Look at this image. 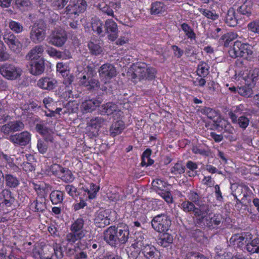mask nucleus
<instances>
[{
    "mask_svg": "<svg viewBox=\"0 0 259 259\" xmlns=\"http://www.w3.org/2000/svg\"><path fill=\"white\" fill-rule=\"evenodd\" d=\"M198 214L196 224L202 227L207 228L209 230L217 229L223 222L222 215L209 212L210 207L206 204Z\"/></svg>",
    "mask_w": 259,
    "mask_h": 259,
    "instance_id": "1",
    "label": "nucleus"
},
{
    "mask_svg": "<svg viewBox=\"0 0 259 259\" xmlns=\"http://www.w3.org/2000/svg\"><path fill=\"white\" fill-rule=\"evenodd\" d=\"M84 222L82 218H79L72 223L69 228L70 232L66 234L65 237L67 245H72L76 241L85 237L87 232L84 229Z\"/></svg>",
    "mask_w": 259,
    "mask_h": 259,
    "instance_id": "2",
    "label": "nucleus"
},
{
    "mask_svg": "<svg viewBox=\"0 0 259 259\" xmlns=\"http://www.w3.org/2000/svg\"><path fill=\"white\" fill-rule=\"evenodd\" d=\"M133 73L131 74V78L134 81L137 80H151L155 77L156 70L152 67L149 66L144 62H138L133 66Z\"/></svg>",
    "mask_w": 259,
    "mask_h": 259,
    "instance_id": "3",
    "label": "nucleus"
},
{
    "mask_svg": "<svg viewBox=\"0 0 259 259\" xmlns=\"http://www.w3.org/2000/svg\"><path fill=\"white\" fill-rule=\"evenodd\" d=\"M34 256L39 259H61L63 257L62 247L60 244L54 243L53 246H46L33 251Z\"/></svg>",
    "mask_w": 259,
    "mask_h": 259,
    "instance_id": "4",
    "label": "nucleus"
},
{
    "mask_svg": "<svg viewBox=\"0 0 259 259\" xmlns=\"http://www.w3.org/2000/svg\"><path fill=\"white\" fill-rule=\"evenodd\" d=\"M252 54L253 51L251 46L238 40L234 42L233 48L229 51L230 56L234 58L242 57L247 60L250 59Z\"/></svg>",
    "mask_w": 259,
    "mask_h": 259,
    "instance_id": "5",
    "label": "nucleus"
},
{
    "mask_svg": "<svg viewBox=\"0 0 259 259\" xmlns=\"http://www.w3.org/2000/svg\"><path fill=\"white\" fill-rule=\"evenodd\" d=\"M22 70L11 63H4L0 66V74L6 79L13 80L19 78L22 74Z\"/></svg>",
    "mask_w": 259,
    "mask_h": 259,
    "instance_id": "6",
    "label": "nucleus"
},
{
    "mask_svg": "<svg viewBox=\"0 0 259 259\" xmlns=\"http://www.w3.org/2000/svg\"><path fill=\"white\" fill-rule=\"evenodd\" d=\"M152 228L158 232H165L168 230L171 225V220L166 214H158L151 221Z\"/></svg>",
    "mask_w": 259,
    "mask_h": 259,
    "instance_id": "7",
    "label": "nucleus"
},
{
    "mask_svg": "<svg viewBox=\"0 0 259 259\" xmlns=\"http://www.w3.org/2000/svg\"><path fill=\"white\" fill-rule=\"evenodd\" d=\"M46 37V29L43 23H35L30 28L29 37L31 40L38 44L42 41Z\"/></svg>",
    "mask_w": 259,
    "mask_h": 259,
    "instance_id": "8",
    "label": "nucleus"
},
{
    "mask_svg": "<svg viewBox=\"0 0 259 259\" xmlns=\"http://www.w3.org/2000/svg\"><path fill=\"white\" fill-rule=\"evenodd\" d=\"M87 4L85 0H70L69 4L65 8L63 14L78 15L83 12Z\"/></svg>",
    "mask_w": 259,
    "mask_h": 259,
    "instance_id": "9",
    "label": "nucleus"
},
{
    "mask_svg": "<svg viewBox=\"0 0 259 259\" xmlns=\"http://www.w3.org/2000/svg\"><path fill=\"white\" fill-rule=\"evenodd\" d=\"M67 35L64 30L58 29L52 32L49 38V43L57 47H62L66 42Z\"/></svg>",
    "mask_w": 259,
    "mask_h": 259,
    "instance_id": "10",
    "label": "nucleus"
},
{
    "mask_svg": "<svg viewBox=\"0 0 259 259\" xmlns=\"http://www.w3.org/2000/svg\"><path fill=\"white\" fill-rule=\"evenodd\" d=\"M31 134L27 131L11 135L8 139L13 144L19 146H26L31 141Z\"/></svg>",
    "mask_w": 259,
    "mask_h": 259,
    "instance_id": "11",
    "label": "nucleus"
},
{
    "mask_svg": "<svg viewBox=\"0 0 259 259\" xmlns=\"http://www.w3.org/2000/svg\"><path fill=\"white\" fill-rule=\"evenodd\" d=\"M104 34L106 33L108 38L114 41L118 36V29L116 23L112 19H107L104 23Z\"/></svg>",
    "mask_w": 259,
    "mask_h": 259,
    "instance_id": "12",
    "label": "nucleus"
},
{
    "mask_svg": "<svg viewBox=\"0 0 259 259\" xmlns=\"http://www.w3.org/2000/svg\"><path fill=\"white\" fill-rule=\"evenodd\" d=\"M117 226H111L106 229L103 233L104 241L112 247H117Z\"/></svg>",
    "mask_w": 259,
    "mask_h": 259,
    "instance_id": "13",
    "label": "nucleus"
},
{
    "mask_svg": "<svg viewBox=\"0 0 259 259\" xmlns=\"http://www.w3.org/2000/svg\"><path fill=\"white\" fill-rule=\"evenodd\" d=\"M94 223L99 228H104L110 224L108 210L100 209L95 215Z\"/></svg>",
    "mask_w": 259,
    "mask_h": 259,
    "instance_id": "14",
    "label": "nucleus"
},
{
    "mask_svg": "<svg viewBox=\"0 0 259 259\" xmlns=\"http://www.w3.org/2000/svg\"><path fill=\"white\" fill-rule=\"evenodd\" d=\"M145 245L140 250L145 259H160V252L154 245L151 244Z\"/></svg>",
    "mask_w": 259,
    "mask_h": 259,
    "instance_id": "15",
    "label": "nucleus"
},
{
    "mask_svg": "<svg viewBox=\"0 0 259 259\" xmlns=\"http://www.w3.org/2000/svg\"><path fill=\"white\" fill-rule=\"evenodd\" d=\"M117 247L125 244L129 239L130 231L125 224L117 226Z\"/></svg>",
    "mask_w": 259,
    "mask_h": 259,
    "instance_id": "16",
    "label": "nucleus"
},
{
    "mask_svg": "<svg viewBox=\"0 0 259 259\" xmlns=\"http://www.w3.org/2000/svg\"><path fill=\"white\" fill-rule=\"evenodd\" d=\"M99 73L101 78L108 80L116 76V70L113 65L106 63L100 67Z\"/></svg>",
    "mask_w": 259,
    "mask_h": 259,
    "instance_id": "17",
    "label": "nucleus"
},
{
    "mask_svg": "<svg viewBox=\"0 0 259 259\" xmlns=\"http://www.w3.org/2000/svg\"><path fill=\"white\" fill-rule=\"evenodd\" d=\"M251 235L249 233L236 234L233 235L230 239V242L233 245H237L238 247L242 246L244 243L247 244L250 242L248 239H251Z\"/></svg>",
    "mask_w": 259,
    "mask_h": 259,
    "instance_id": "18",
    "label": "nucleus"
},
{
    "mask_svg": "<svg viewBox=\"0 0 259 259\" xmlns=\"http://www.w3.org/2000/svg\"><path fill=\"white\" fill-rule=\"evenodd\" d=\"M101 101L97 98L85 100L81 105L80 108L83 113L92 112L99 107Z\"/></svg>",
    "mask_w": 259,
    "mask_h": 259,
    "instance_id": "19",
    "label": "nucleus"
},
{
    "mask_svg": "<svg viewBox=\"0 0 259 259\" xmlns=\"http://www.w3.org/2000/svg\"><path fill=\"white\" fill-rule=\"evenodd\" d=\"M15 198L12 192L7 189H4L0 193V205L3 206L10 207L15 201Z\"/></svg>",
    "mask_w": 259,
    "mask_h": 259,
    "instance_id": "20",
    "label": "nucleus"
},
{
    "mask_svg": "<svg viewBox=\"0 0 259 259\" xmlns=\"http://www.w3.org/2000/svg\"><path fill=\"white\" fill-rule=\"evenodd\" d=\"M246 109L243 104L232 107L229 110L228 115L232 123L237 122V118L241 116L246 112Z\"/></svg>",
    "mask_w": 259,
    "mask_h": 259,
    "instance_id": "21",
    "label": "nucleus"
},
{
    "mask_svg": "<svg viewBox=\"0 0 259 259\" xmlns=\"http://www.w3.org/2000/svg\"><path fill=\"white\" fill-rule=\"evenodd\" d=\"M30 72L34 75L41 74L45 70V62L42 59L31 61Z\"/></svg>",
    "mask_w": 259,
    "mask_h": 259,
    "instance_id": "22",
    "label": "nucleus"
},
{
    "mask_svg": "<svg viewBox=\"0 0 259 259\" xmlns=\"http://www.w3.org/2000/svg\"><path fill=\"white\" fill-rule=\"evenodd\" d=\"M182 207L183 210L186 212H190L193 211L194 216L195 217V222L198 219V214H199L200 211H201V209L205 206L206 204H202V205H200L199 207H196L194 204L191 201H186L182 203Z\"/></svg>",
    "mask_w": 259,
    "mask_h": 259,
    "instance_id": "23",
    "label": "nucleus"
},
{
    "mask_svg": "<svg viewBox=\"0 0 259 259\" xmlns=\"http://www.w3.org/2000/svg\"><path fill=\"white\" fill-rule=\"evenodd\" d=\"M125 128V124L121 120H117L112 123L109 129L110 135L114 137L120 134Z\"/></svg>",
    "mask_w": 259,
    "mask_h": 259,
    "instance_id": "24",
    "label": "nucleus"
},
{
    "mask_svg": "<svg viewBox=\"0 0 259 259\" xmlns=\"http://www.w3.org/2000/svg\"><path fill=\"white\" fill-rule=\"evenodd\" d=\"M44 49L42 46H36L33 48L26 55V58L30 61L37 60L44 52Z\"/></svg>",
    "mask_w": 259,
    "mask_h": 259,
    "instance_id": "25",
    "label": "nucleus"
},
{
    "mask_svg": "<svg viewBox=\"0 0 259 259\" xmlns=\"http://www.w3.org/2000/svg\"><path fill=\"white\" fill-rule=\"evenodd\" d=\"M56 83L55 79L44 77L40 79L37 82V85L44 90H53Z\"/></svg>",
    "mask_w": 259,
    "mask_h": 259,
    "instance_id": "26",
    "label": "nucleus"
},
{
    "mask_svg": "<svg viewBox=\"0 0 259 259\" xmlns=\"http://www.w3.org/2000/svg\"><path fill=\"white\" fill-rule=\"evenodd\" d=\"M4 180L7 187L11 189L16 188L20 185L18 178L12 174H6Z\"/></svg>",
    "mask_w": 259,
    "mask_h": 259,
    "instance_id": "27",
    "label": "nucleus"
},
{
    "mask_svg": "<svg viewBox=\"0 0 259 259\" xmlns=\"http://www.w3.org/2000/svg\"><path fill=\"white\" fill-rule=\"evenodd\" d=\"M116 104L112 102H108L102 105L100 108V112L102 115H110L117 110Z\"/></svg>",
    "mask_w": 259,
    "mask_h": 259,
    "instance_id": "28",
    "label": "nucleus"
},
{
    "mask_svg": "<svg viewBox=\"0 0 259 259\" xmlns=\"http://www.w3.org/2000/svg\"><path fill=\"white\" fill-rule=\"evenodd\" d=\"M135 242L132 244V247L135 249H141L145 244H148L147 240L145 239V235L141 232H138L135 234Z\"/></svg>",
    "mask_w": 259,
    "mask_h": 259,
    "instance_id": "29",
    "label": "nucleus"
},
{
    "mask_svg": "<svg viewBox=\"0 0 259 259\" xmlns=\"http://www.w3.org/2000/svg\"><path fill=\"white\" fill-rule=\"evenodd\" d=\"M91 25L92 30L94 32L102 36H104V31L103 30L104 24L99 18H93Z\"/></svg>",
    "mask_w": 259,
    "mask_h": 259,
    "instance_id": "30",
    "label": "nucleus"
},
{
    "mask_svg": "<svg viewBox=\"0 0 259 259\" xmlns=\"http://www.w3.org/2000/svg\"><path fill=\"white\" fill-rule=\"evenodd\" d=\"M225 22L228 26L230 27H235L237 25L238 20L235 16V10L233 8H230L228 10Z\"/></svg>",
    "mask_w": 259,
    "mask_h": 259,
    "instance_id": "31",
    "label": "nucleus"
},
{
    "mask_svg": "<svg viewBox=\"0 0 259 259\" xmlns=\"http://www.w3.org/2000/svg\"><path fill=\"white\" fill-rule=\"evenodd\" d=\"M107 120L101 116L94 117L88 122V126L99 129L106 124Z\"/></svg>",
    "mask_w": 259,
    "mask_h": 259,
    "instance_id": "32",
    "label": "nucleus"
},
{
    "mask_svg": "<svg viewBox=\"0 0 259 259\" xmlns=\"http://www.w3.org/2000/svg\"><path fill=\"white\" fill-rule=\"evenodd\" d=\"M31 208L35 212H43L46 209L45 199L44 198L40 197L36 199L31 203Z\"/></svg>",
    "mask_w": 259,
    "mask_h": 259,
    "instance_id": "33",
    "label": "nucleus"
},
{
    "mask_svg": "<svg viewBox=\"0 0 259 259\" xmlns=\"http://www.w3.org/2000/svg\"><path fill=\"white\" fill-rule=\"evenodd\" d=\"M35 128L38 133L44 137L46 141L52 142L53 136L51 134V131L46 126L41 124H37Z\"/></svg>",
    "mask_w": 259,
    "mask_h": 259,
    "instance_id": "34",
    "label": "nucleus"
},
{
    "mask_svg": "<svg viewBox=\"0 0 259 259\" xmlns=\"http://www.w3.org/2000/svg\"><path fill=\"white\" fill-rule=\"evenodd\" d=\"M99 188L98 186L93 183H91L88 186H84L82 189L87 193L88 198L92 199L95 198Z\"/></svg>",
    "mask_w": 259,
    "mask_h": 259,
    "instance_id": "35",
    "label": "nucleus"
},
{
    "mask_svg": "<svg viewBox=\"0 0 259 259\" xmlns=\"http://www.w3.org/2000/svg\"><path fill=\"white\" fill-rule=\"evenodd\" d=\"M252 3L250 1L245 0L238 8L237 11L241 14L249 16L251 14Z\"/></svg>",
    "mask_w": 259,
    "mask_h": 259,
    "instance_id": "36",
    "label": "nucleus"
},
{
    "mask_svg": "<svg viewBox=\"0 0 259 259\" xmlns=\"http://www.w3.org/2000/svg\"><path fill=\"white\" fill-rule=\"evenodd\" d=\"M246 250L250 254L259 253V237L252 239L246 245Z\"/></svg>",
    "mask_w": 259,
    "mask_h": 259,
    "instance_id": "37",
    "label": "nucleus"
},
{
    "mask_svg": "<svg viewBox=\"0 0 259 259\" xmlns=\"http://www.w3.org/2000/svg\"><path fill=\"white\" fill-rule=\"evenodd\" d=\"M50 198L53 204H60L64 198L63 192L59 190L53 191L51 193Z\"/></svg>",
    "mask_w": 259,
    "mask_h": 259,
    "instance_id": "38",
    "label": "nucleus"
},
{
    "mask_svg": "<svg viewBox=\"0 0 259 259\" xmlns=\"http://www.w3.org/2000/svg\"><path fill=\"white\" fill-rule=\"evenodd\" d=\"M173 237L169 233H163L158 239L157 243L160 246L166 247L172 243Z\"/></svg>",
    "mask_w": 259,
    "mask_h": 259,
    "instance_id": "39",
    "label": "nucleus"
},
{
    "mask_svg": "<svg viewBox=\"0 0 259 259\" xmlns=\"http://www.w3.org/2000/svg\"><path fill=\"white\" fill-rule=\"evenodd\" d=\"M165 11V5L161 2H156L152 3L150 8V13L152 15H157Z\"/></svg>",
    "mask_w": 259,
    "mask_h": 259,
    "instance_id": "40",
    "label": "nucleus"
},
{
    "mask_svg": "<svg viewBox=\"0 0 259 259\" xmlns=\"http://www.w3.org/2000/svg\"><path fill=\"white\" fill-rule=\"evenodd\" d=\"M58 178L65 183H71L73 181L74 177L69 169L64 167Z\"/></svg>",
    "mask_w": 259,
    "mask_h": 259,
    "instance_id": "41",
    "label": "nucleus"
},
{
    "mask_svg": "<svg viewBox=\"0 0 259 259\" xmlns=\"http://www.w3.org/2000/svg\"><path fill=\"white\" fill-rule=\"evenodd\" d=\"M209 67L205 62H200L198 65L197 74L199 77H205L209 73Z\"/></svg>",
    "mask_w": 259,
    "mask_h": 259,
    "instance_id": "42",
    "label": "nucleus"
},
{
    "mask_svg": "<svg viewBox=\"0 0 259 259\" xmlns=\"http://www.w3.org/2000/svg\"><path fill=\"white\" fill-rule=\"evenodd\" d=\"M181 27L188 38H190L191 40L195 39L196 38V34L194 30L187 23H182L181 25Z\"/></svg>",
    "mask_w": 259,
    "mask_h": 259,
    "instance_id": "43",
    "label": "nucleus"
},
{
    "mask_svg": "<svg viewBox=\"0 0 259 259\" xmlns=\"http://www.w3.org/2000/svg\"><path fill=\"white\" fill-rule=\"evenodd\" d=\"M152 186L157 193L165 190L167 186V182L161 179H156L153 181Z\"/></svg>",
    "mask_w": 259,
    "mask_h": 259,
    "instance_id": "44",
    "label": "nucleus"
},
{
    "mask_svg": "<svg viewBox=\"0 0 259 259\" xmlns=\"http://www.w3.org/2000/svg\"><path fill=\"white\" fill-rule=\"evenodd\" d=\"M199 12L207 19L212 21L216 20L219 18V15L217 14L214 11H210L205 9H199Z\"/></svg>",
    "mask_w": 259,
    "mask_h": 259,
    "instance_id": "45",
    "label": "nucleus"
},
{
    "mask_svg": "<svg viewBox=\"0 0 259 259\" xmlns=\"http://www.w3.org/2000/svg\"><path fill=\"white\" fill-rule=\"evenodd\" d=\"M51 7L55 10L62 9L68 3L69 0H51Z\"/></svg>",
    "mask_w": 259,
    "mask_h": 259,
    "instance_id": "46",
    "label": "nucleus"
},
{
    "mask_svg": "<svg viewBox=\"0 0 259 259\" xmlns=\"http://www.w3.org/2000/svg\"><path fill=\"white\" fill-rule=\"evenodd\" d=\"M9 27L16 33H20L24 30V27L22 24L13 20H11L9 22Z\"/></svg>",
    "mask_w": 259,
    "mask_h": 259,
    "instance_id": "47",
    "label": "nucleus"
},
{
    "mask_svg": "<svg viewBox=\"0 0 259 259\" xmlns=\"http://www.w3.org/2000/svg\"><path fill=\"white\" fill-rule=\"evenodd\" d=\"M10 59V54L6 51L3 42L0 40V62H5Z\"/></svg>",
    "mask_w": 259,
    "mask_h": 259,
    "instance_id": "48",
    "label": "nucleus"
},
{
    "mask_svg": "<svg viewBox=\"0 0 259 259\" xmlns=\"http://www.w3.org/2000/svg\"><path fill=\"white\" fill-rule=\"evenodd\" d=\"M248 79V81H251V83H249L250 85H254L255 82L259 79V68H254L250 70Z\"/></svg>",
    "mask_w": 259,
    "mask_h": 259,
    "instance_id": "49",
    "label": "nucleus"
},
{
    "mask_svg": "<svg viewBox=\"0 0 259 259\" xmlns=\"http://www.w3.org/2000/svg\"><path fill=\"white\" fill-rule=\"evenodd\" d=\"M185 166L181 162H177L170 168V172L174 175H181L184 173Z\"/></svg>",
    "mask_w": 259,
    "mask_h": 259,
    "instance_id": "50",
    "label": "nucleus"
},
{
    "mask_svg": "<svg viewBox=\"0 0 259 259\" xmlns=\"http://www.w3.org/2000/svg\"><path fill=\"white\" fill-rule=\"evenodd\" d=\"M200 112L211 119H213L219 115L217 111L209 107H205L201 109Z\"/></svg>",
    "mask_w": 259,
    "mask_h": 259,
    "instance_id": "51",
    "label": "nucleus"
},
{
    "mask_svg": "<svg viewBox=\"0 0 259 259\" xmlns=\"http://www.w3.org/2000/svg\"><path fill=\"white\" fill-rule=\"evenodd\" d=\"M88 48L92 54L95 55H98L102 52V48L97 44L91 41L88 44Z\"/></svg>",
    "mask_w": 259,
    "mask_h": 259,
    "instance_id": "52",
    "label": "nucleus"
},
{
    "mask_svg": "<svg viewBox=\"0 0 259 259\" xmlns=\"http://www.w3.org/2000/svg\"><path fill=\"white\" fill-rule=\"evenodd\" d=\"M47 53L52 57L61 59L64 58V53H62L52 47H49L46 50Z\"/></svg>",
    "mask_w": 259,
    "mask_h": 259,
    "instance_id": "53",
    "label": "nucleus"
},
{
    "mask_svg": "<svg viewBox=\"0 0 259 259\" xmlns=\"http://www.w3.org/2000/svg\"><path fill=\"white\" fill-rule=\"evenodd\" d=\"M249 123V119L243 115L241 116H239V118H237V122H233V124H237L240 128L245 129L248 125Z\"/></svg>",
    "mask_w": 259,
    "mask_h": 259,
    "instance_id": "54",
    "label": "nucleus"
},
{
    "mask_svg": "<svg viewBox=\"0 0 259 259\" xmlns=\"http://www.w3.org/2000/svg\"><path fill=\"white\" fill-rule=\"evenodd\" d=\"M238 93L241 96L249 97L252 95V90L249 86L244 85L238 88Z\"/></svg>",
    "mask_w": 259,
    "mask_h": 259,
    "instance_id": "55",
    "label": "nucleus"
},
{
    "mask_svg": "<svg viewBox=\"0 0 259 259\" xmlns=\"http://www.w3.org/2000/svg\"><path fill=\"white\" fill-rule=\"evenodd\" d=\"M98 7L103 13L113 17H114L113 10L108 5L105 4H101Z\"/></svg>",
    "mask_w": 259,
    "mask_h": 259,
    "instance_id": "56",
    "label": "nucleus"
},
{
    "mask_svg": "<svg viewBox=\"0 0 259 259\" xmlns=\"http://www.w3.org/2000/svg\"><path fill=\"white\" fill-rule=\"evenodd\" d=\"M22 45L20 41L16 38L15 40L12 41L10 45H8L10 49L16 53H18L20 51Z\"/></svg>",
    "mask_w": 259,
    "mask_h": 259,
    "instance_id": "57",
    "label": "nucleus"
},
{
    "mask_svg": "<svg viewBox=\"0 0 259 259\" xmlns=\"http://www.w3.org/2000/svg\"><path fill=\"white\" fill-rule=\"evenodd\" d=\"M188 197L189 200H191L193 203L196 205L200 206V197L199 195L194 191H190L189 193Z\"/></svg>",
    "mask_w": 259,
    "mask_h": 259,
    "instance_id": "58",
    "label": "nucleus"
},
{
    "mask_svg": "<svg viewBox=\"0 0 259 259\" xmlns=\"http://www.w3.org/2000/svg\"><path fill=\"white\" fill-rule=\"evenodd\" d=\"M247 28L248 30L256 33H259V20H255L250 23L247 25Z\"/></svg>",
    "mask_w": 259,
    "mask_h": 259,
    "instance_id": "59",
    "label": "nucleus"
},
{
    "mask_svg": "<svg viewBox=\"0 0 259 259\" xmlns=\"http://www.w3.org/2000/svg\"><path fill=\"white\" fill-rule=\"evenodd\" d=\"M64 167L58 164H54L50 167V171L52 174L58 178L60 176L61 172Z\"/></svg>",
    "mask_w": 259,
    "mask_h": 259,
    "instance_id": "60",
    "label": "nucleus"
},
{
    "mask_svg": "<svg viewBox=\"0 0 259 259\" xmlns=\"http://www.w3.org/2000/svg\"><path fill=\"white\" fill-rule=\"evenodd\" d=\"M15 4L18 8L21 10H24L31 6L29 0H16Z\"/></svg>",
    "mask_w": 259,
    "mask_h": 259,
    "instance_id": "61",
    "label": "nucleus"
},
{
    "mask_svg": "<svg viewBox=\"0 0 259 259\" xmlns=\"http://www.w3.org/2000/svg\"><path fill=\"white\" fill-rule=\"evenodd\" d=\"M16 38V36L10 31L5 32L3 35L4 41L8 46Z\"/></svg>",
    "mask_w": 259,
    "mask_h": 259,
    "instance_id": "62",
    "label": "nucleus"
},
{
    "mask_svg": "<svg viewBox=\"0 0 259 259\" xmlns=\"http://www.w3.org/2000/svg\"><path fill=\"white\" fill-rule=\"evenodd\" d=\"M9 122L14 132L20 131L24 128V124L20 121H13Z\"/></svg>",
    "mask_w": 259,
    "mask_h": 259,
    "instance_id": "63",
    "label": "nucleus"
},
{
    "mask_svg": "<svg viewBox=\"0 0 259 259\" xmlns=\"http://www.w3.org/2000/svg\"><path fill=\"white\" fill-rule=\"evenodd\" d=\"M186 257L187 259H208L203 254L194 252H190L187 254Z\"/></svg>",
    "mask_w": 259,
    "mask_h": 259,
    "instance_id": "64",
    "label": "nucleus"
}]
</instances>
